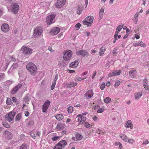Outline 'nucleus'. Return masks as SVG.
<instances>
[{"instance_id": "f257e3e1", "label": "nucleus", "mask_w": 149, "mask_h": 149, "mask_svg": "<svg viewBox=\"0 0 149 149\" xmlns=\"http://www.w3.org/2000/svg\"><path fill=\"white\" fill-rule=\"evenodd\" d=\"M26 68L31 75L35 74L37 72V69L36 66L32 63H28L26 66Z\"/></svg>"}, {"instance_id": "f03ea898", "label": "nucleus", "mask_w": 149, "mask_h": 149, "mask_svg": "<svg viewBox=\"0 0 149 149\" xmlns=\"http://www.w3.org/2000/svg\"><path fill=\"white\" fill-rule=\"evenodd\" d=\"M94 17L93 16H88L86 18L84 21H83V24L84 25H87V26H90L93 20Z\"/></svg>"}, {"instance_id": "7ed1b4c3", "label": "nucleus", "mask_w": 149, "mask_h": 149, "mask_svg": "<svg viewBox=\"0 0 149 149\" xmlns=\"http://www.w3.org/2000/svg\"><path fill=\"white\" fill-rule=\"evenodd\" d=\"M63 54V58L64 61H68L69 60L72 56V52L71 50H68L67 51H64Z\"/></svg>"}, {"instance_id": "20e7f679", "label": "nucleus", "mask_w": 149, "mask_h": 149, "mask_svg": "<svg viewBox=\"0 0 149 149\" xmlns=\"http://www.w3.org/2000/svg\"><path fill=\"white\" fill-rule=\"evenodd\" d=\"M67 144V143L65 141H61L55 146L54 149H62L65 147Z\"/></svg>"}, {"instance_id": "39448f33", "label": "nucleus", "mask_w": 149, "mask_h": 149, "mask_svg": "<svg viewBox=\"0 0 149 149\" xmlns=\"http://www.w3.org/2000/svg\"><path fill=\"white\" fill-rule=\"evenodd\" d=\"M15 114V112L11 111L9 113L6 115L5 120L8 121L9 122L12 121L13 119Z\"/></svg>"}, {"instance_id": "423d86ee", "label": "nucleus", "mask_w": 149, "mask_h": 149, "mask_svg": "<svg viewBox=\"0 0 149 149\" xmlns=\"http://www.w3.org/2000/svg\"><path fill=\"white\" fill-rule=\"evenodd\" d=\"M55 17V15L54 14H52L51 15H49L47 17L46 19V22L47 24L50 25L54 22V19Z\"/></svg>"}, {"instance_id": "0eeeda50", "label": "nucleus", "mask_w": 149, "mask_h": 149, "mask_svg": "<svg viewBox=\"0 0 149 149\" xmlns=\"http://www.w3.org/2000/svg\"><path fill=\"white\" fill-rule=\"evenodd\" d=\"M21 51H22V53L26 55H28L31 53L32 52V50L31 49L24 46H23L21 48Z\"/></svg>"}, {"instance_id": "6e6552de", "label": "nucleus", "mask_w": 149, "mask_h": 149, "mask_svg": "<svg viewBox=\"0 0 149 149\" xmlns=\"http://www.w3.org/2000/svg\"><path fill=\"white\" fill-rule=\"evenodd\" d=\"M11 6L12 12L15 14H17L19 9V6L18 4L17 3H13L11 4Z\"/></svg>"}, {"instance_id": "1a4fd4ad", "label": "nucleus", "mask_w": 149, "mask_h": 149, "mask_svg": "<svg viewBox=\"0 0 149 149\" xmlns=\"http://www.w3.org/2000/svg\"><path fill=\"white\" fill-rule=\"evenodd\" d=\"M120 136V138L124 141L129 142L130 143H132L134 142V140L133 139H129L127 136L123 134H121Z\"/></svg>"}, {"instance_id": "9d476101", "label": "nucleus", "mask_w": 149, "mask_h": 149, "mask_svg": "<svg viewBox=\"0 0 149 149\" xmlns=\"http://www.w3.org/2000/svg\"><path fill=\"white\" fill-rule=\"evenodd\" d=\"M76 54L77 55H81L83 57L87 56L89 54L87 50L83 49L79 50L76 52Z\"/></svg>"}, {"instance_id": "9b49d317", "label": "nucleus", "mask_w": 149, "mask_h": 149, "mask_svg": "<svg viewBox=\"0 0 149 149\" xmlns=\"http://www.w3.org/2000/svg\"><path fill=\"white\" fill-rule=\"evenodd\" d=\"M24 84L25 83L24 82H22L21 84H18L13 88L11 93L13 94H15L18 90L19 88H21L22 87L24 86Z\"/></svg>"}, {"instance_id": "f8f14e48", "label": "nucleus", "mask_w": 149, "mask_h": 149, "mask_svg": "<svg viewBox=\"0 0 149 149\" xmlns=\"http://www.w3.org/2000/svg\"><path fill=\"white\" fill-rule=\"evenodd\" d=\"M66 0H58L55 5L56 7L60 8L62 7L65 4Z\"/></svg>"}, {"instance_id": "ddd939ff", "label": "nucleus", "mask_w": 149, "mask_h": 149, "mask_svg": "<svg viewBox=\"0 0 149 149\" xmlns=\"http://www.w3.org/2000/svg\"><path fill=\"white\" fill-rule=\"evenodd\" d=\"M1 29L4 32H7L9 30V26L7 24H3L1 27Z\"/></svg>"}, {"instance_id": "4468645a", "label": "nucleus", "mask_w": 149, "mask_h": 149, "mask_svg": "<svg viewBox=\"0 0 149 149\" xmlns=\"http://www.w3.org/2000/svg\"><path fill=\"white\" fill-rule=\"evenodd\" d=\"M84 95L85 97H86L87 99L91 98L93 95V90H90L88 91Z\"/></svg>"}, {"instance_id": "2eb2a0df", "label": "nucleus", "mask_w": 149, "mask_h": 149, "mask_svg": "<svg viewBox=\"0 0 149 149\" xmlns=\"http://www.w3.org/2000/svg\"><path fill=\"white\" fill-rule=\"evenodd\" d=\"M42 30L40 28H36L34 30V33L35 36H39L42 33Z\"/></svg>"}, {"instance_id": "dca6fc26", "label": "nucleus", "mask_w": 149, "mask_h": 149, "mask_svg": "<svg viewBox=\"0 0 149 149\" xmlns=\"http://www.w3.org/2000/svg\"><path fill=\"white\" fill-rule=\"evenodd\" d=\"M121 70H116L114 71L113 72L110 73L109 74L108 76L109 77H111L114 75H119L121 73Z\"/></svg>"}, {"instance_id": "f3484780", "label": "nucleus", "mask_w": 149, "mask_h": 149, "mask_svg": "<svg viewBox=\"0 0 149 149\" xmlns=\"http://www.w3.org/2000/svg\"><path fill=\"white\" fill-rule=\"evenodd\" d=\"M123 27V25H119L118 26L116 29V31L115 32V34L114 36V38H115L116 36H118V33L120 32Z\"/></svg>"}, {"instance_id": "a211bd4d", "label": "nucleus", "mask_w": 149, "mask_h": 149, "mask_svg": "<svg viewBox=\"0 0 149 149\" xmlns=\"http://www.w3.org/2000/svg\"><path fill=\"white\" fill-rule=\"evenodd\" d=\"M60 31V29L58 27H54L52 29L51 32L52 35H55L57 34Z\"/></svg>"}, {"instance_id": "6ab92c4d", "label": "nucleus", "mask_w": 149, "mask_h": 149, "mask_svg": "<svg viewBox=\"0 0 149 149\" xmlns=\"http://www.w3.org/2000/svg\"><path fill=\"white\" fill-rule=\"evenodd\" d=\"M136 73V71L135 70H130L129 73V76L132 78H134L135 77V75Z\"/></svg>"}, {"instance_id": "aec40b11", "label": "nucleus", "mask_w": 149, "mask_h": 149, "mask_svg": "<svg viewBox=\"0 0 149 149\" xmlns=\"http://www.w3.org/2000/svg\"><path fill=\"white\" fill-rule=\"evenodd\" d=\"M23 100L24 102H25L27 104H28L30 100V97L29 95L27 94L24 98Z\"/></svg>"}, {"instance_id": "412c9836", "label": "nucleus", "mask_w": 149, "mask_h": 149, "mask_svg": "<svg viewBox=\"0 0 149 149\" xmlns=\"http://www.w3.org/2000/svg\"><path fill=\"white\" fill-rule=\"evenodd\" d=\"M4 134L6 137L8 139H10L12 137L11 133L8 131H5Z\"/></svg>"}, {"instance_id": "4be33fe9", "label": "nucleus", "mask_w": 149, "mask_h": 149, "mask_svg": "<svg viewBox=\"0 0 149 149\" xmlns=\"http://www.w3.org/2000/svg\"><path fill=\"white\" fill-rule=\"evenodd\" d=\"M79 62L78 61H76L71 63L69 65V66L71 68L77 67L78 65Z\"/></svg>"}, {"instance_id": "5701e85b", "label": "nucleus", "mask_w": 149, "mask_h": 149, "mask_svg": "<svg viewBox=\"0 0 149 149\" xmlns=\"http://www.w3.org/2000/svg\"><path fill=\"white\" fill-rule=\"evenodd\" d=\"M125 126L127 127H130L132 128V124L131 121L130 120H128L125 124Z\"/></svg>"}, {"instance_id": "b1692460", "label": "nucleus", "mask_w": 149, "mask_h": 149, "mask_svg": "<svg viewBox=\"0 0 149 149\" xmlns=\"http://www.w3.org/2000/svg\"><path fill=\"white\" fill-rule=\"evenodd\" d=\"M83 136L79 133H77L75 135V137L77 140H80L83 138Z\"/></svg>"}, {"instance_id": "393cba45", "label": "nucleus", "mask_w": 149, "mask_h": 149, "mask_svg": "<svg viewBox=\"0 0 149 149\" xmlns=\"http://www.w3.org/2000/svg\"><path fill=\"white\" fill-rule=\"evenodd\" d=\"M142 93L139 92L135 93L134 94V97L135 99L138 100L142 96Z\"/></svg>"}, {"instance_id": "a878e982", "label": "nucleus", "mask_w": 149, "mask_h": 149, "mask_svg": "<svg viewBox=\"0 0 149 149\" xmlns=\"http://www.w3.org/2000/svg\"><path fill=\"white\" fill-rule=\"evenodd\" d=\"M30 134L31 136L34 139H35V137L37 136V132L36 131H31Z\"/></svg>"}, {"instance_id": "bb28decb", "label": "nucleus", "mask_w": 149, "mask_h": 149, "mask_svg": "<svg viewBox=\"0 0 149 149\" xmlns=\"http://www.w3.org/2000/svg\"><path fill=\"white\" fill-rule=\"evenodd\" d=\"M55 117L57 120H60L63 118V116L61 114H59L57 115Z\"/></svg>"}, {"instance_id": "cd10ccee", "label": "nucleus", "mask_w": 149, "mask_h": 149, "mask_svg": "<svg viewBox=\"0 0 149 149\" xmlns=\"http://www.w3.org/2000/svg\"><path fill=\"white\" fill-rule=\"evenodd\" d=\"M57 129L58 130H62L63 128V125L61 124H58L56 126Z\"/></svg>"}, {"instance_id": "c85d7f7f", "label": "nucleus", "mask_w": 149, "mask_h": 149, "mask_svg": "<svg viewBox=\"0 0 149 149\" xmlns=\"http://www.w3.org/2000/svg\"><path fill=\"white\" fill-rule=\"evenodd\" d=\"M105 50V48L104 47H102L100 48L99 52V54L100 56H102L104 54Z\"/></svg>"}, {"instance_id": "c756f323", "label": "nucleus", "mask_w": 149, "mask_h": 149, "mask_svg": "<svg viewBox=\"0 0 149 149\" xmlns=\"http://www.w3.org/2000/svg\"><path fill=\"white\" fill-rule=\"evenodd\" d=\"M22 114L21 113H19L17 114L15 117V120L16 121H19L21 118Z\"/></svg>"}, {"instance_id": "7c9ffc66", "label": "nucleus", "mask_w": 149, "mask_h": 149, "mask_svg": "<svg viewBox=\"0 0 149 149\" xmlns=\"http://www.w3.org/2000/svg\"><path fill=\"white\" fill-rule=\"evenodd\" d=\"M50 102L49 100H47L45 102L43 105L45 107H46L48 108L49 107L50 104Z\"/></svg>"}, {"instance_id": "2f4dec72", "label": "nucleus", "mask_w": 149, "mask_h": 149, "mask_svg": "<svg viewBox=\"0 0 149 149\" xmlns=\"http://www.w3.org/2000/svg\"><path fill=\"white\" fill-rule=\"evenodd\" d=\"M18 66V65L17 63H14L11 66L10 69H16Z\"/></svg>"}, {"instance_id": "473e14b6", "label": "nucleus", "mask_w": 149, "mask_h": 149, "mask_svg": "<svg viewBox=\"0 0 149 149\" xmlns=\"http://www.w3.org/2000/svg\"><path fill=\"white\" fill-rule=\"evenodd\" d=\"M138 45L140 46L141 47H146V44L143 43L142 41H138Z\"/></svg>"}, {"instance_id": "72a5a7b5", "label": "nucleus", "mask_w": 149, "mask_h": 149, "mask_svg": "<svg viewBox=\"0 0 149 149\" xmlns=\"http://www.w3.org/2000/svg\"><path fill=\"white\" fill-rule=\"evenodd\" d=\"M61 137V136H54L53 137L52 139V140L53 141H57V140L59 139Z\"/></svg>"}, {"instance_id": "f704fd0d", "label": "nucleus", "mask_w": 149, "mask_h": 149, "mask_svg": "<svg viewBox=\"0 0 149 149\" xmlns=\"http://www.w3.org/2000/svg\"><path fill=\"white\" fill-rule=\"evenodd\" d=\"M111 101V99L109 97H106L104 100V102L107 104L109 103Z\"/></svg>"}, {"instance_id": "c9c22d12", "label": "nucleus", "mask_w": 149, "mask_h": 149, "mask_svg": "<svg viewBox=\"0 0 149 149\" xmlns=\"http://www.w3.org/2000/svg\"><path fill=\"white\" fill-rule=\"evenodd\" d=\"M81 121H80L79 123L80 124H82L86 120V118L85 117L82 116L81 115Z\"/></svg>"}, {"instance_id": "e433bc0d", "label": "nucleus", "mask_w": 149, "mask_h": 149, "mask_svg": "<svg viewBox=\"0 0 149 149\" xmlns=\"http://www.w3.org/2000/svg\"><path fill=\"white\" fill-rule=\"evenodd\" d=\"M73 111V108L72 107L69 106L68 108V111L69 113H71Z\"/></svg>"}, {"instance_id": "4c0bfd02", "label": "nucleus", "mask_w": 149, "mask_h": 149, "mask_svg": "<svg viewBox=\"0 0 149 149\" xmlns=\"http://www.w3.org/2000/svg\"><path fill=\"white\" fill-rule=\"evenodd\" d=\"M83 8L80 7H79L78 8V10L77 11V13L79 15L80 14L82 11Z\"/></svg>"}, {"instance_id": "58836bf2", "label": "nucleus", "mask_w": 149, "mask_h": 149, "mask_svg": "<svg viewBox=\"0 0 149 149\" xmlns=\"http://www.w3.org/2000/svg\"><path fill=\"white\" fill-rule=\"evenodd\" d=\"M77 84V83L73 82H72L71 84H70L68 86L69 87H74L76 86Z\"/></svg>"}, {"instance_id": "ea45409f", "label": "nucleus", "mask_w": 149, "mask_h": 149, "mask_svg": "<svg viewBox=\"0 0 149 149\" xmlns=\"http://www.w3.org/2000/svg\"><path fill=\"white\" fill-rule=\"evenodd\" d=\"M148 81L147 79H145L143 80V86L145 87V86H146L148 85Z\"/></svg>"}, {"instance_id": "a19ab883", "label": "nucleus", "mask_w": 149, "mask_h": 149, "mask_svg": "<svg viewBox=\"0 0 149 149\" xmlns=\"http://www.w3.org/2000/svg\"><path fill=\"white\" fill-rule=\"evenodd\" d=\"M27 146L25 144H23L21 146L19 149H26Z\"/></svg>"}, {"instance_id": "79ce46f5", "label": "nucleus", "mask_w": 149, "mask_h": 149, "mask_svg": "<svg viewBox=\"0 0 149 149\" xmlns=\"http://www.w3.org/2000/svg\"><path fill=\"white\" fill-rule=\"evenodd\" d=\"M48 108H47V107H45V106H44V105H42V111L43 112H46L47 111V109H48Z\"/></svg>"}, {"instance_id": "37998d69", "label": "nucleus", "mask_w": 149, "mask_h": 149, "mask_svg": "<svg viewBox=\"0 0 149 149\" xmlns=\"http://www.w3.org/2000/svg\"><path fill=\"white\" fill-rule=\"evenodd\" d=\"M56 81H53L51 87V89L52 90H53L54 89V87L56 85Z\"/></svg>"}, {"instance_id": "c03bdc74", "label": "nucleus", "mask_w": 149, "mask_h": 149, "mask_svg": "<svg viewBox=\"0 0 149 149\" xmlns=\"http://www.w3.org/2000/svg\"><path fill=\"white\" fill-rule=\"evenodd\" d=\"M56 81H53L51 87V89L52 90H53L54 89V87L56 85Z\"/></svg>"}, {"instance_id": "a18cd8bd", "label": "nucleus", "mask_w": 149, "mask_h": 149, "mask_svg": "<svg viewBox=\"0 0 149 149\" xmlns=\"http://www.w3.org/2000/svg\"><path fill=\"white\" fill-rule=\"evenodd\" d=\"M81 26V24L80 23H77L75 25V28L77 29H79Z\"/></svg>"}, {"instance_id": "49530a36", "label": "nucleus", "mask_w": 149, "mask_h": 149, "mask_svg": "<svg viewBox=\"0 0 149 149\" xmlns=\"http://www.w3.org/2000/svg\"><path fill=\"white\" fill-rule=\"evenodd\" d=\"M105 86V84L103 82L102 83L100 86V88L101 90H103Z\"/></svg>"}, {"instance_id": "de8ad7c7", "label": "nucleus", "mask_w": 149, "mask_h": 149, "mask_svg": "<svg viewBox=\"0 0 149 149\" xmlns=\"http://www.w3.org/2000/svg\"><path fill=\"white\" fill-rule=\"evenodd\" d=\"M76 118L77 120L78 121H79L80 120L81 121V115H78Z\"/></svg>"}, {"instance_id": "09e8293b", "label": "nucleus", "mask_w": 149, "mask_h": 149, "mask_svg": "<svg viewBox=\"0 0 149 149\" xmlns=\"http://www.w3.org/2000/svg\"><path fill=\"white\" fill-rule=\"evenodd\" d=\"M66 132V131H62L61 132H59L58 135L59 136H61V137L63 135L65 134Z\"/></svg>"}, {"instance_id": "8fccbe9b", "label": "nucleus", "mask_w": 149, "mask_h": 149, "mask_svg": "<svg viewBox=\"0 0 149 149\" xmlns=\"http://www.w3.org/2000/svg\"><path fill=\"white\" fill-rule=\"evenodd\" d=\"M84 126L87 128H90V127L91 126V125L89 124L88 123H86L85 124H84Z\"/></svg>"}, {"instance_id": "3c124183", "label": "nucleus", "mask_w": 149, "mask_h": 149, "mask_svg": "<svg viewBox=\"0 0 149 149\" xmlns=\"http://www.w3.org/2000/svg\"><path fill=\"white\" fill-rule=\"evenodd\" d=\"M5 84L8 86H10L12 84V82L10 81H8L5 82Z\"/></svg>"}, {"instance_id": "603ef678", "label": "nucleus", "mask_w": 149, "mask_h": 149, "mask_svg": "<svg viewBox=\"0 0 149 149\" xmlns=\"http://www.w3.org/2000/svg\"><path fill=\"white\" fill-rule=\"evenodd\" d=\"M104 110V109L100 108L98 110L97 112L99 113H101Z\"/></svg>"}, {"instance_id": "864d4df0", "label": "nucleus", "mask_w": 149, "mask_h": 149, "mask_svg": "<svg viewBox=\"0 0 149 149\" xmlns=\"http://www.w3.org/2000/svg\"><path fill=\"white\" fill-rule=\"evenodd\" d=\"M86 78H82V79H81V78L80 77H79V78H75V80L76 81H81L82 80H83V79H86Z\"/></svg>"}, {"instance_id": "5fc2aeb1", "label": "nucleus", "mask_w": 149, "mask_h": 149, "mask_svg": "<svg viewBox=\"0 0 149 149\" xmlns=\"http://www.w3.org/2000/svg\"><path fill=\"white\" fill-rule=\"evenodd\" d=\"M117 48H114V49L113 51V53L114 54H116L118 52H117Z\"/></svg>"}, {"instance_id": "6e6d98bb", "label": "nucleus", "mask_w": 149, "mask_h": 149, "mask_svg": "<svg viewBox=\"0 0 149 149\" xmlns=\"http://www.w3.org/2000/svg\"><path fill=\"white\" fill-rule=\"evenodd\" d=\"M11 102V100L9 98H8L7 99V100L6 101V104H10V102Z\"/></svg>"}, {"instance_id": "4d7b16f0", "label": "nucleus", "mask_w": 149, "mask_h": 149, "mask_svg": "<svg viewBox=\"0 0 149 149\" xmlns=\"http://www.w3.org/2000/svg\"><path fill=\"white\" fill-rule=\"evenodd\" d=\"M120 84V82L119 81H118L116 82L115 84V87H116V86H118Z\"/></svg>"}, {"instance_id": "13d9d810", "label": "nucleus", "mask_w": 149, "mask_h": 149, "mask_svg": "<svg viewBox=\"0 0 149 149\" xmlns=\"http://www.w3.org/2000/svg\"><path fill=\"white\" fill-rule=\"evenodd\" d=\"M58 74H57L56 75L55 78L54 79V81H56L58 79Z\"/></svg>"}, {"instance_id": "bf43d9fd", "label": "nucleus", "mask_w": 149, "mask_h": 149, "mask_svg": "<svg viewBox=\"0 0 149 149\" xmlns=\"http://www.w3.org/2000/svg\"><path fill=\"white\" fill-rule=\"evenodd\" d=\"M3 125L5 127L7 128H8L10 127V125L8 123L3 124Z\"/></svg>"}, {"instance_id": "052dcab7", "label": "nucleus", "mask_w": 149, "mask_h": 149, "mask_svg": "<svg viewBox=\"0 0 149 149\" xmlns=\"http://www.w3.org/2000/svg\"><path fill=\"white\" fill-rule=\"evenodd\" d=\"M103 13H101V12H99V16L100 18H101V19H102L103 17Z\"/></svg>"}, {"instance_id": "680f3d73", "label": "nucleus", "mask_w": 149, "mask_h": 149, "mask_svg": "<svg viewBox=\"0 0 149 149\" xmlns=\"http://www.w3.org/2000/svg\"><path fill=\"white\" fill-rule=\"evenodd\" d=\"M68 72L69 73H74L75 72V71L74 70H67Z\"/></svg>"}, {"instance_id": "e2e57ef3", "label": "nucleus", "mask_w": 149, "mask_h": 149, "mask_svg": "<svg viewBox=\"0 0 149 149\" xmlns=\"http://www.w3.org/2000/svg\"><path fill=\"white\" fill-rule=\"evenodd\" d=\"M139 13H136L134 15V18L138 19V17H139Z\"/></svg>"}, {"instance_id": "0e129e2a", "label": "nucleus", "mask_w": 149, "mask_h": 149, "mask_svg": "<svg viewBox=\"0 0 149 149\" xmlns=\"http://www.w3.org/2000/svg\"><path fill=\"white\" fill-rule=\"evenodd\" d=\"M118 143L119 144V147L118 148V149H122L123 146L122 143Z\"/></svg>"}, {"instance_id": "69168bd1", "label": "nucleus", "mask_w": 149, "mask_h": 149, "mask_svg": "<svg viewBox=\"0 0 149 149\" xmlns=\"http://www.w3.org/2000/svg\"><path fill=\"white\" fill-rule=\"evenodd\" d=\"M29 112L28 111H26L25 112V116L28 117L29 116Z\"/></svg>"}, {"instance_id": "338daca9", "label": "nucleus", "mask_w": 149, "mask_h": 149, "mask_svg": "<svg viewBox=\"0 0 149 149\" xmlns=\"http://www.w3.org/2000/svg\"><path fill=\"white\" fill-rule=\"evenodd\" d=\"M149 143V142L147 140H146L144 141L143 142V144H148Z\"/></svg>"}, {"instance_id": "774afa93", "label": "nucleus", "mask_w": 149, "mask_h": 149, "mask_svg": "<svg viewBox=\"0 0 149 149\" xmlns=\"http://www.w3.org/2000/svg\"><path fill=\"white\" fill-rule=\"evenodd\" d=\"M144 87L146 90L149 91V86L147 85Z\"/></svg>"}]
</instances>
